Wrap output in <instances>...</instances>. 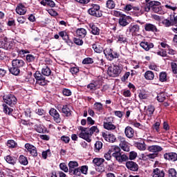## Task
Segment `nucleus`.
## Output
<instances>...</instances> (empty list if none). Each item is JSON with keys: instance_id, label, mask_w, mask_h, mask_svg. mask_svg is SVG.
<instances>
[{"instance_id": "f257e3e1", "label": "nucleus", "mask_w": 177, "mask_h": 177, "mask_svg": "<svg viewBox=\"0 0 177 177\" xmlns=\"http://www.w3.org/2000/svg\"><path fill=\"white\" fill-rule=\"evenodd\" d=\"M78 129L80 131L78 135L79 138L84 139L86 142H88V143H91V142H92V136L91 133H89V128L80 126Z\"/></svg>"}, {"instance_id": "f03ea898", "label": "nucleus", "mask_w": 177, "mask_h": 177, "mask_svg": "<svg viewBox=\"0 0 177 177\" xmlns=\"http://www.w3.org/2000/svg\"><path fill=\"white\" fill-rule=\"evenodd\" d=\"M87 13L93 17H102L103 16V12L100 10L99 4L91 3V8L87 10Z\"/></svg>"}, {"instance_id": "7ed1b4c3", "label": "nucleus", "mask_w": 177, "mask_h": 177, "mask_svg": "<svg viewBox=\"0 0 177 177\" xmlns=\"http://www.w3.org/2000/svg\"><path fill=\"white\" fill-rule=\"evenodd\" d=\"M122 71V68L118 65H114L113 66H109L108 75L109 77H118Z\"/></svg>"}, {"instance_id": "20e7f679", "label": "nucleus", "mask_w": 177, "mask_h": 177, "mask_svg": "<svg viewBox=\"0 0 177 177\" xmlns=\"http://www.w3.org/2000/svg\"><path fill=\"white\" fill-rule=\"evenodd\" d=\"M34 77L36 80V84L37 85H40L41 86L48 85V80H46V77H45V76H44V75L39 71H36L34 74Z\"/></svg>"}, {"instance_id": "39448f33", "label": "nucleus", "mask_w": 177, "mask_h": 177, "mask_svg": "<svg viewBox=\"0 0 177 177\" xmlns=\"http://www.w3.org/2000/svg\"><path fill=\"white\" fill-rule=\"evenodd\" d=\"M70 175H75V176H81V174H83L84 175H86L88 174V166L83 165L81 167H77V168L71 171Z\"/></svg>"}, {"instance_id": "423d86ee", "label": "nucleus", "mask_w": 177, "mask_h": 177, "mask_svg": "<svg viewBox=\"0 0 177 177\" xmlns=\"http://www.w3.org/2000/svg\"><path fill=\"white\" fill-rule=\"evenodd\" d=\"M131 19H132L131 17L127 16L126 15H122L118 19L119 26H121V27H127V26H129L131 24Z\"/></svg>"}, {"instance_id": "0eeeda50", "label": "nucleus", "mask_w": 177, "mask_h": 177, "mask_svg": "<svg viewBox=\"0 0 177 177\" xmlns=\"http://www.w3.org/2000/svg\"><path fill=\"white\" fill-rule=\"evenodd\" d=\"M25 149H26L28 153L32 156V157H38V150L37 147L30 143L25 144Z\"/></svg>"}, {"instance_id": "6e6552de", "label": "nucleus", "mask_w": 177, "mask_h": 177, "mask_svg": "<svg viewBox=\"0 0 177 177\" xmlns=\"http://www.w3.org/2000/svg\"><path fill=\"white\" fill-rule=\"evenodd\" d=\"M131 33L132 37H136L140 32V26L136 24H131L127 31Z\"/></svg>"}, {"instance_id": "1a4fd4ad", "label": "nucleus", "mask_w": 177, "mask_h": 177, "mask_svg": "<svg viewBox=\"0 0 177 177\" xmlns=\"http://www.w3.org/2000/svg\"><path fill=\"white\" fill-rule=\"evenodd\" d=\"M126 167L129 171L133 172H138L139 171V165L136 162L132 160H128L126 162Z\"/></svg>"}, {"instance_id": "9d476101", "label": "nucleus", "mask_w": 177, "mask_h": 177, "mask_svg": "<svg viewBox=\"0 0 177 177\" xmlns=\"http://www.w3.org/2000/svg\"><path fill=\"white\" fill-rule=\"evenodd\" d=\"M165 160L170 161L171 162H175L177 160V153L175 152H168L163 155Z\"/></svg>"}, {"instance_id": "9b49d317", "label": "nucleus", "mask_w": 177, "mask_h": 177, "mask_svg": "<svg viewBox=\"0 0 177 177\" xmlns=\"http://www.w3.org/2000/svg\"><path fill=\"white\" fill-rule=\"evenodd\" d=\"M3 101L8 106H12V104H16L17 103V98L15 95L10 94L6 98H3Z\"/></svg>"}, {"instance_id": "f8f14e48", "label": "nucleus", "mask_w": 177, "mask_h": 177, "mask_svg": "<svg viewBox=\"0 0 177 177\" xmlns=\"http://www.w3.org/2000/svg\"><path fill=\"white\" fill-rule=\"evenodd\" d=\"M49 114L51 115L52 118H53V120L57 124L60 123L61 119H60V115L59 114V112L55 109L52 108L49 111Z\"/></svg>"}, {"instance_id": "ddd939ff", "label": "nucleus", "mask_w": 177, "mask_h": 177, "mask_svg": "<svg viewBox=\"0 0 177 177\" xmlns=\"http://www.w3.org/2000/svg\"><path fill=\"white\" fill-rule=\"evenodd\" d=\"M156 5H161V3L157 1H149V3H146L144 6L145 12H150V9H153V7L156 6Z\"/></svg>"}, {"instance_id": "4468645a", "label": "nucleus", "mask_w": 177, "mask_h": 177, "mask_svg": "<svg viewBox=\"0 0 177 177\" xmlns=\"http://www.w3.org/2000/svg\"><path fill=\"white\" fill-rule=\"evenodd\" d=\"M15 12L17 15L23 16L27 13V8L23 3H19L16 7Z\"/></svg>"}, {"instance_id": "2eb2a0df", "label": "nucleus", "mask_w": 177, "mask_h": 177, "mask_svg": "<svg viewBox=\"0 0 177 177\" xmlns=\"http://www.w3.org/2000/svg\"><path fill=\"white\" fill-rule=\"evenodd\" d=\"M114 158L116 161H118V162H120V164L128 161V156H127L125 153H123L122 152L118 153L116 156H114Z\"/></svg>"}, {"instance_id": "dca6fc26", "label": "nucleus", "mask_w": 177, "mask_h": 177, "mask_svg": "<svg viewBox=\"0 0 177 177\" xmlns=\"http://www.w3.org/2000/svg\"><path fill=\"white\" fill-rule=\"evenodd\" d=\"M102 137L106 140V142H109L111 143H114V142H115V140H117L115 136H114V134H111V133H107L102 132Z\"/></svg>"}, {"instance_id": "f3484780", "label": "nucleus", "mask_w": 177, "mask_h": 177, "mask_svg": "<svg viewBox=\"0 0 177 177\" xmlns=\"http://www.w3.org/2000/svg\"><path fill=\"white\" fill-rule=\"evenodd\" d=\"M140 46H141L142 49L147 52L151 49H153V48H154V44L149 41H141L140 43Z\"/></svg>"}, {"instance_id": "a211bd4d", "label": "nucleus", "mask_w": 177, "mask_h": 177, "mask_svg": "<svg viewBox=\"0 0 177 177\" xmlns=\"http://www.w3.org/2000/svg\"><path fill=\"white\" fill-rule=\"evenodd\" d=\"M152 174L153 177H165V171L162 168L153 169Z\"/></svg>"}, {"instance_id": "6ab92c4d", "label": "nucleus", "mask_w": 177, "mask_h": 177, "mask_svg": "<svg viewBox=\"0 0 177 177\" xmlns=\"http://www.w3.org/2000/svg\"><path fill=\"white\" fill-rule=\"evenodd\" d=\"M12 66H15L21 70L26 66V62L23 59H12Z\"/></svg>"}, {"instance_id": "aec40b11", "label": "nucleus", "mask_w": 177, "mask_h": 177, "mask_svg": "<svg viewBox=\"0 0 177 177\" xmlns=\"http://www.w3.org/2000/svg\"><path fill=\"white\" fill-rule=\"evenodd\" d=\"M145 31H148L151 32H158L159 31L156 25L150 23H147L145 25Z\"/></svg>"}, {"instance_id": "412c9836", "label": "nucleus", "mask_w": 177, "mask_h": 177, "mask_svg": "<svg viewBox=\"0 0 177 177\" xmlns=\"http://www.w3.org/2000/svg\"><path fill=\"white\" fill-rule=\"evenodd\" d=\"M124 134L129 139H132L135 136V130L132 127L127 126L124 129Z\"/></svg>"}, {"instance_id": "4be33fe9", "label": "nucleus", "mask_w": 177, "mask_h": 177, "mask_svg": "<svg viewBox=\"0 0 177 177\" xmlns=\"http://www.w3.org/2000/svg\"><path fill=\"white\" fill-rule=\"evenodd\" d=\"M148 151L158 154L160 151H162L163 149L159 145H151L147 147Z\"/></svg>"}, {"instance_id": "5701e85b", "label": "nucleus", "mask_w": 177, "mask_h": 177, "mask_svg": "<svg viewBox=\"0 0 177 177\" xmlns=\"http://www.w3.org/2000/svg\"><path fill=\"white\" fill-rule=\"evenodd\" d=\"M103 127L104 129H107V131H114L116 129L117 127L115 124H113L111 121L106 120V122H104Z\"/></svg>"}, {"instance_id": "b1692460", "label": "nucleus", "mask_w": 177, "mask_h": 177, "mask_svg": "<svg viewBox=\"0 0 177 177\" xmlns=\"http://www.w3.org/2000/svg\"><path fill=\"white\" fill-rule=\"evenodd\" d=\"M120 149L123 150V151H129V143L125 140V138H122L121 142L120 143Z\"/></svg>"}, {"instance_id": "393cba45", "label": "nucleus", "mask_w": 177, "mask_h": 177, "mask_svg": "<svg viewBox=\"0 0 177 177\" xmlns=\"http://www.w3.org/2000/svg\"><path fill=\"white\" fill-rule=\"evenodd\" d=\"M89 28H91V32L93 35H100V29L94 24H90Z\"/></svg>"}, {"instance_id": "a878e982", "label": "nucleus", "mask_w": 177, "mask_h": 177, "mask_svg": "<svg viewBox=\"0 0 177 177\" xmlns=\"http://www.w3.org/2000/svg\"><path fill=\"white\" fill-rule=\"evenodd\" d=\"M92 48L95 53H103L104 52V48L102 44H94L92 45Z\"/></svg>"}, {"instance_id": "bb28decb", "label": "nucleus", "mask_w": 177, "mask_h": 177, "mask_svg": "<svg viewBox=\"0 0 177 177\" xmlns=\"http://www.w3.org/2000/svg\"><path fill=\"white\" fill-rule=\"evenodd\" d=\"M99 88H100V86H99L98 82L95 80H93L91 83L87 85V89L90 91H96V89H99Z\"/></svg>"}, {"instance_id": "cd10ccee", "label": "nucleus", "mask_w": 177, "mask_h": 177, "mask_svg": "<svg viewBox=\"0 0 177 177\" xmlns=\"http://www.w3.org/2000/svg\"><path fill=\"white\" fill-rule=\"evenodd\" d=\"M4 158L6 162H8V164H10V165H15L16 162H17V158L10 155H8Z\"/></svg>"}, {"instance_id": "c85d7f7f", "label": "nucleus", "mask_w": 177, "mask_h": 177, "mask_svg": "<svg viewBox=\"0 0 177 177\" xmlns=\"http://www.w3.org/2000/svg\"><path fill=\"white\" fill-rule=\"evenodd\" d=\"M68 165L69 169H67V171H68L69 174L71 172H73V169H75L80 166V165L78 164V162L77 161H70Z\"/></svg>"}, {"instance_id": "c756f323", "label": "nucleus", "mask_w": 177, "mask_h": 177, "mask_svg": "<svg viewBox=\"0 0 177 177\" xmlns=\"http://www.w3.org/2000/svg\"><path fill=\"white\" fill-rule=\"evenodd\" d=\"M156 157H158V153H142V160H154Z\"/></svg>"}, {"instance_id": "7c9ffc66", "label": "nucleus", "mask_w": 177, "mask_h": 177, "mask_svg": "<svg viewBox=\"0 0 177 177\" xmlns=\"http://www.w3.org/2000/svg\"><path fill=\"white\" fill-rule=\"evenodd\" d=\"M40 3L43 6H50V8H55L56 6L55 1L53 0H42Z\"/></svg>"}, {"instance_id": "2f4dec72", "label": "nucleus", "mask_w": 177, "mask_h": 177, "mask_svg": "<svg viewBox=\"0 0 177 177\" xmlns=\"http://www.w3.org/2000/svg\"><path fill=\"white\" fill-rule=\"evenodd\" d=\"M76 34L80 38H85L86 37V30L82 28H78L76 30Z\"/></svg>"}, {"instance_id": "473e14b6", "label": "nucleus", "mask_w": 177, "mask_h": 177, "mask_svg": "<svg viewBox=\"0 0 177 177\" xmlns=\"http://www.w3.org/2000/svg\"><path fill=\"white\" fill-rule=\"evenodd\" d=\"M41 74L44 75L45 77H49V75L52 74V71L50 70V67L46 66L41 68Z\"/></svg>"}, {"instance_id": "72a5a7b5", "label": "nucleus", "mask_w": 177, "mask_h": 177, "mask_svg": "<svg viewBox=\"0 0 177 177\" xmlns=\"http://www.w3.org/2000/svg\"><path fill=\"white\" fill-rule=\"evenodd\" d=\"M145 80H147L148 81H152V80H154V73L151 71H147L144 75Z\"/></svg>"}, {"instance_id": "f704fd0d", "label": "nucleus", "mask_w": 177, "mask_h": 177, "mask_svg": "<svg viewBox=\"0 0 177 177\" xmlns=\"http://www.w3.org/2000/svg\"><path fill=\"white\" fill-rule=\"evenodd\" d=\"M9 71L10 74H12V75L17 76L20 74V68L15 66H12V67L9 68Z\"/></svg>"}, {"instance_id": "c9c22d12", "label": "nucleus", "mask_w": 177, "mask_h": 177, "mask_svg": "<svg viewBox=\"0 0 177 177\" xmlns=\"http://www.w3.org/2000/svg\"><path fill=\"white\" fill-rule=\"evenodd\" d=\"M154 111H156V107L153 105H149L147 109V115L148 117H153V114H154Z\"/></svg>"}, {"instance_id": "e433bc0d", "label": "nucleus", "mask_w": 177, "mask_h": 177, "mask_svg": "<svg viewBox=\"0 0 177 177\" xmlns=\"http://www.w3.org/2000/svg\"><path fill=\"white\" fill-rule=\"evenodd\" d=\"M93 162L97 167H102L103 162H104V159L102 158H95L93 160Z\"/></svg>"}, {"instance_id": "4c0bfd02", "label": "nucleus", "mask_w": 177, "mask_h": 177, "mask_svg": "<svg viewBox=\"0 0 177 177\" xmlns=\"http://www.w3.org/2000/svg\"><path fill=\"white\" fill-rule=\"evenodd\" d=\"M167 77H168V73H167V72H160L159 73V81L160 82H167L168 80Z\"/></svg>"}, {"instance_id": "58836bf2", "label": "nucleus", "mask_w": 177, "mask_h": 177, "mask_svg": "<svg viewBox=\"0 0 177 177\" xmlns=\"http://www.w3.org/2000/svg\"><path fill=\"white\" fill-rule=\"evenodd\" d=\"M103 147V142L101 141H96L95 146H94V151L95 153H99L100 150H102Z\"/></svg>"}, {"instance_id": "ea45409f", "label": "nucleus", "mask_w": 177, "mask_h": 177, "mask_svg": "<svg viewBox=\"0 0 177 177\" xmlns=\"http://www.w3.org/2000/svg\"><path fill=\"white\" fill-rule=\"evenodd\" d=\"M119 57H120V53L113 50L112 53H111V56L109 57V62H113V60L115 59H118Z\"/></svg>"}, {"instance_id": "a19ab883", "label": "nucleus", "mask_w": 177, "mask_h": 177, "mask_svg": "<svg viewBox=\"0 0 177 177\" xmlns=\"http://www.w3.org/2000/svg\"><path fill=\"white\" fill-rule=\"evenodd\" d=\"M35 130L37 132H38V133H46V132L48 133V130H46V129H44V127H42L41 124L35 125Z\"/></svg>"}, {"instance_id": "79ce46f5", "label": "nucleus", "mask_w": 177, "mask_h": 177, "mask_svg": "<svg viewBox=\"0 0 177 177\" xmlns=\"http://www.w3.org/2000/svg\"><path fill=\"white\" fill-rule=\"evenodd\" d=\"M19 162L21 164V165H28V159L24 155H21L19 157Z\"/></svg>"}, {"instance_id": "37998d69", "label": "nucleus", "mask_w": 177, "mask_h": 177, "mask_svg": "<svg viewBox=\"0 0 177 177\" xmlns=\"http://www.w3.org/2000/svg\"><path fill=\"white\" fill-rule=\"evenodd\" d=\"M112 52H113V48H106L104 50V55L106 60L110 59V56H111Z\"/></svg>"}, {"instance_id": "c03bdc74", "label": "nucleus", "mask_w": 177, "mask_h": 177, "mask_svg": "<svg viewBox=\"0 0 177 177\" xmlns=\"http://www.w3.org/2000/svg\"><path fill=\"white\" fill-rule=\"evenodd\" d=\"M93 107H94V110H95V111H102L103 110V104H102V102H95L93 104Z\"/></svg>"}, {"instance_id": "a18cd8bd", "label": "nucleus", "mask_w": 177, "mask_h": 177, "mask_svg": "<svg viewBox=\"0 0 177 177\" xmlns=\"http://www.w3.org/2000/svg\"><path fill=\"white\" fill-rule=\"evenodd\" d=\"M135 146L137 147V149H138V150H146V144L145 143V141H142V142H136Z\"/></svg>"}, {"instance_id": "49530a36", "label": "nucleus", "mask_w": 177, "mask_h": 177, "mask_svg": "<svg viewBox=\"0 0 177 177\" xmlns=\"http://www.w3.org/2000/svg\"><path fill=\"white\" fill-rule=\"evenodd\" d=\"M112 153V157H115L118 154L122 153L121 148H120L118 146H114L113 147Z\"/></svg>"}, {"instance_id": "de8ad7c7", "label": "nucleus", "mask_w": 177, "mask_h": 177, "mask_svg": "<svg viewBox=\"0 0 177 177\" xmlns=\"http://www.w3.org/2000/svg\"><path fill=\"white\" fill-rule=\"evenodd\" d=\"M7 146L9 149H15L17 147V143L13 140H8L7 142Z\"/></svg>"}, {"instance_id": "09e8293b", "label": "nucleus", "mask_w": 177, "mask_h": 177, "mask_svg": "<svg viewBox=\"0 0 177 177\" xmlns=\"http://www.w3.org/2000/svg\"><path fill=\"white\" fill-rule=\"evenodd\" d=\"M118 42H120V44H127L128 39L124 35H120L118 37Z\"/></svg>"}, {"instance_id": "8fccbe9b", "label": "nucleus", "mask_w": 177, "mask_h": 177, "mask_svg": "<svg viewBox=\"0 0 177 177\" xmlns=\"http://www.w3.org/2000/svg\"><path fill=\"white\" fill-rule=\"evenodd\" d=\"M136 157H138V153H136L135 151H131L129 152L128 160H130V161H133V160L136 159Z\"/></svg>"}, {"instance_id": "3c124183", "label": "nucleus", "mask_w": 177, "mask_h": 177, "mask_svg": "<svg viewBox=\"0 0 177 177\" xmlns=\"http://www.w3.org/2000/svg\"><path fill=\"white\" fill-rule=\"evenodd\" d=\"M166 99L167 96L164 93H160L157 95V100L159 101L160 103H162V102H164Z\"/></svg>"}, {"instance_id": "603ef678", "label": "nucleus", "mask_w": 177, "mask_h": 177, "mask_svg": "<svg viewBox=\"0 0 177 177\" xmlns=\"http://www.w3.org/2000/svg\"><path fill=\"white\" fill-rule=\"evenodd\" d=\"M88 132L90 133V135H93V133H99L100 131L99 129L97 128V126H93L91 128H88Z\"/></svg>"}, {"instance_id": "864d4df0", "label": "nucleus", "mask_w": 177, "mask_h": 177, "mask_svg": "<svg viewBox=\"0 0 177 177\" xmlns=\"http://www.w3.org/2000/svg\"><path fill=\"white\" fill-rule=\"evenodd\" d=\"M106 5L108 9H114V8H115V2L113 0H108Z\"/></svg>"}, {"instance_id": "5fc2aeb1", "label": "nucleus", "mask_w": 177, "mask_h": 177, "mask_svg": "<svg viewBox=\"0 0 177 177\" xmlns=\"http://www.w3.org/2000/svg\"><path fill=\"white\" fill-rule=\"evenodd\" d=\"M12 48H13V43L6 40L3 49H5L6 50H10Z\"/></svg>"}, {"instance_id": "6e6d98bb", "label": "nucleus", "mask_w": 177, "mask_h": 177, "mask_svg": "<svg viewBox=\"0 0 177 177\" xmlns=\"http://www.w3.org/2000/svg\"><path fill=\"white\" fill-rule=\"evenodd\" d=\"M82 63V64H93V59L91 57L84 58Z\"/></svg>"}, {"instance_id": "4d7b16f0", "label": "nucleus", "mask_w": 177, "mask_h": 177, "mask_svg": "<svg viewBox=\"0 0 177 177\" xmlns=\"http://www.w3.org/2000/svg\"><path fill=\"white\" fill-rule=\"evenodd\" d=\"M160 122H155V124H153L152 126L153 131H156V132H157L158 133H160Z\"/></svg>"}, {"instance_id": "13d9d810", "label": "nucleus", "mask_w": 177, "mask_h": 177, "mask_svg": "<svg viewBox=\"0 0 177 177\" xmlns=\"http://www.w3.org/2000/svg\"><path fill=\"white\" fill-rule=\"evenodd\" d=\"M162 24H164V26H165L166 27H171V26H174V25L172 24V20H171V17H170V20L165 19H164V20L162 21Z\"/></svg>"}, {"instance_id": "bf43d9fd", "label": "nucleus", "mask_w": 177, "mask_h": 177, "mask_svg": "<svg viewBox=\"0 0 177 177\" xmlns=\"http://www.w3.org/2000/svg\"><path fill=\"white\" fill-rule=\"evenodd\" d=\"M26 62H28V63H32V62H35V56L31 54L27 55Z\"/></svg>"}, {"instance_id": "052dcab7", "label": "nucleus", "mask_w": 177, "mask_h": 177, "mask_svg": "<svg viewBox=\"0 0 177 177\" xmlns=\"http://www.w3.org/2000/svg\"><path fill=\"white\" fill-rule=\"evenodd\" d=\"M169 177H176L177 172L174 168H171L168 170Z\"/></svg>"}, {"instance_id": "680f3d73", "label": "nucleus", "mask_w": 177, "mask_h": 177, "mask_svg": "<svg viewBox=\"0 0 177 177\" xmlns=\"http://www.w3.org/2000/svg\"><path fill=\"white\" fill-rule=\"evenodd\" d=\"M70 73H71L73 75L78 74V73H80V68L78 66H73L70 68Z\"/></svg>"}, {"instance_id": "e2e57ef3", "label": "nucleus", "mask_w": 177, "mask_h": 177, "mask_svg": "<svg viewBox=\"0 0 177 177\" xmlns=\"http://www.w3.org/2000/svg\"><path fill=\"white\" fill-rule=\"evenodd\" d=\"M73 42L74 44H75V45H77L78 46H82V45H84V40H82V39L75 37L73 39Z\"/></svg>"}, {"instance_id": "0e129e2a", "label": "nucleus", "mask_w": 177, "mask_h": 177, "mask_svg": "<svg viewBox=\"0 0 177 177\" xmlns=\"http://www.w3.org/2000/svg\"><path fill=\"white\" fill-rule=\"evenodd\" d=\"M158 6H160V5H155L153 7H152V10L154 12V13H161L162 8Z\"/></svg>"}, {"instance_id": "69168bd1", "label": "nucleus", "mask_w": 177, "mask_h": 177, "mask_svg": "<svg viewBox=\"0 0 177 177\" xmlns=\"http://www.w3.org/2000/svg\"><path fill=\"white\" fill-rule=\"evenodd\" d=\"M113 153V151L109 150L108 151V152L104 153V158L105 160H107V161H110V160H111V153Z\"/></svg>"}, {"instance_id": "338daca9", "label": "nucleus", "mask_w": 177, "mask_h": 177, "mask_svg": "<svg viewBox=\"0 0 177 177\" xmlns=\"http://www.w3.org/2000/svg\"><path fill=\"white\" fill-rule=\"evenodd\" d=\"M171 67L173 74H177V64L176 62H171Z\"/></svg>"}, {"instance_id": "774afa93", "label": "nucleus", "mask_w": 177, "mask_h": 177, "mask_svg": "<svg viewBox=\"0 0 177 177\" xmlns=\"http://www.w3.org/2000/svg\"><path fill=\"white\" fill-rule=\"evenodd\" d=\"M35 113L38 114V115H45V114H46V111L41 108L36 109Z\"/></svg>"}]
</instances>
